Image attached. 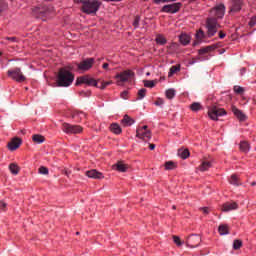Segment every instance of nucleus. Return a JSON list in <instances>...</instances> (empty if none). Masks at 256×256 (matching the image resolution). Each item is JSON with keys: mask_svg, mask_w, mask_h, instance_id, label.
Masks as SVG:
<instances>
[{"mask_svg": "<svg viewBox=\"0 0 256 256\" xmlns=\"http://www.w3.org/2000/svg\"><path fill=\"white\" fill-rule=\"evenodd\" d=\"M75 81V76L67 69H60L57 77L58 87H71Z\"/></svg>", "mask_w": 256, "mask_h": 256, "instance_id": "f257e3e1", "label": "nucleus"}, {"mask_svg": "<svg viewBox=\"0 0 256 256\" xmlns=\"http://www.w3.org/2000/svg\"><path fill=\"white\" fill-rule=\"evenodd\" d=\"M32 13L37 19H43V21H46L55 13V9L53 7L39 5L32 9Z\"/></svg>", "mask_w": 256, "mask_h": 256, "instance_id": "f03ea898", "label": "nucleus"}, {"mask_svg": "<svg viewBox=\"0 0 256 256\" xmlns=\"http://www.w3.org/2000/svg\"><path fill=\"white\" fill-rule=\"evenodd\" d=\"M82 5V11L87 15H95L101 7L99 0H83Z\"/></svg>", "mask_w": 256, "mask_h": 256, "instance_id": "7ed1b4c3", "label": "nucleus"}, {"mask_svg": "<svg viewBox=\"0 0 256 256\" xmlns=\"http://www.w3.org/2000/svg\"><path fill=\"white\" fill-rule=\"evenodd\" d=\"M7 76L13 81H16V83H23V81L27 79L25 75H23L21 68H18V67L8 70Z\"/></svg>", "mask_w": 256, "mask_h": 256, "instance_id": "20e7f679", "label": "nucleus"}, {"mask_svg": "<svg viewBox=\"0 0 256 256\" xmlns=\"http://www.w3.org/2000/svg\"><path fill=\"white\" fill-rule=\"evenodd\" d=\"M134 77L135 72L132 70L122 71L115 76V79H117L116 85H123V83H127V81L133 79Z\"/></svg>", "mask_w": 256, "mask_h": 256, "instance_id": "39448f33", "label": "nucleus"}, {"mask_svg": "<svg viewBox=\"0 0 256 256\" xmlns=\"http://www.w3.org/2000/svg\"><path fill=\"white\" fill-rule=\"evenodd\" d=\"M225 4H217L209 11V17H212L213 19H223L225 17Z\"/></svg>", "mask_w": 256, "mask_h": 256, "instance_id": "423d86ee", "label": "nucleus"}, {"mask_svg": "<svg viewBox=\"0 0 256 256\" xmlns=\"http://www.w3.org/2000/svg\"><path fill=\"white\" fill-rule=\"evenodd\" d=\"M217 27H219V23L216 18L208 17L206 20V29L208 37H213L217 33Z\"/></svg>", "mask_w": 256, "mask_h": 256, "instance_id": "0eeeda50", "label": "nucleus"}, {"mask_svg": "<svg viewBox=\"0 0 256 256\" xmlns=\"http://www.w3.org/2000/svg\"><path fill=\"white\" fill-rule=\"evenodd\" d=\"M136 137L138 139H141L142 141H151V130H148V126L144 125V126H139L136 129Z\"/></svg>", "mask_w": 256, "mask_h": 256, "instance_id": "6e6552de", "label": "nucleus"}, {"mask_svg": "<svg viewBox=\"0 0 256 256\" xmlns=\"http://www.w3.org/2000/svg\"><path fill=\"white\" fill-rule=\"evenodd\" d=\"M223 115H227L225 109L216 106H212L208 109V116L212 121H218L219 117H223Z\"/></svg>", "mask_w": 256, "mask_h": 256, "instance_id": "1a4fd4ad", "label": "nucleus"}, {"mask_svg": "<svg viewBox=\"0 0 256 256\" xmlns=\"http://www.w3.org/2000/svg\"><path fill=\"white\" fill-rule=\"evenodd\" d=\"M62 130L64 133H71L74 135H77V133H82L83 132V127L79 125H72L69 123H63L62 124Z\"/></svg>", "mask_w": 256, "mask_h": 256, "instance_id": "9d476101", "label": "nucleus"}, {"mask_svg": "<svg viewBox=\"0 0 256 256\" xmlns=\"http://www.w3.org/2000/svg\"><path fill=\"white\" fill-rule=\"evenodd\" d=\"M76 85H89L90 87H97V80L91 76H81L77 78Z\"/></svg>", "mask_w": 256, "mask_h": 256, "instance_id": "9b49d317", "label": "nucleus"}, {"mask_svg": "<svg viewBox=\"0 0 256 256\" xmlns=\"http://www.w3.org/2000/svg\"><path fill=\"white\" fill-rule=\"evenodd\" d=\"M95 63V58H86L84 60H82L78 65V69L80 71H89V69H91L93 67Z\"/></svg>", "mask_w": 256, "mask_h": 256, "instance_id": "f8f14e48", "label": "nucleus"}, {"mask_svg": "<svg viewBox=\"0 0 256 256\" xmlns=\"http://www.w3.org/2000/svg\"><path fill=\"white\" fill-rule=\"evenodd\" d=\"M187 247L190 249H195L198 245H201V236L192 234L186 240Z\"/></svg>", "mask_w": 256, "mask_h": 256, "instance_id": "ddd939ff", "label": "nucleus"}, {"mask_svg": "<svg viewBox=\"0 0 256 256\" xmlns=\"http://www.w3.org/2000/svg\"><path fill=\"white\" fill-rule=\"evenodd\" d=\"M237 209H239V204H237V202H226L221 207V211H224L225 213L229 211H237Z\"/></svg>", "mask_w": 256, "mask_h": 256, "instance_id": "4468645a", "label": "nucleus"}, {"mask_svg": "<svg viewBox=\"0 0 256 256\" xmlns=\"http://www.w3.org/2000/svg\"><path fill=\"white\" fill-rule=\"evenodd\" d=\"M181 9L179 4H168L162 7L163 13H177Z\"/></svg>", "mask_w": 256, "mask_h": 256, "instance_id": "2eb2a0df", "label": "nucleus"}, {"mask_svg": "<svg viewBox=\"0 0 256 256\" xmlns=\"http://www.w3.org/2000/svg\"><path fill=\"white\" fill-rule=\"evenodd\" d=\"M19 147H21V139L20 138H13L8 143V149L10 151H16V149H19Z\"/></svg>", "mask_w": 256, "mask_h": 256, "instance_id": "dca6fc26", "label": "nucleus"}, {"mask_svg": "<svg viewBox=\"0 0 256 256\" xmlns=\"http://www.w3.org/2000/svg\"><path fill=\"white\" fill-rule=\"evenodd\" d=\"M241 7H243V0H232L230 13H239Z\"/></svg>", "mask_w": 256, "mask_h": 256, "instance_id": "f3484780", "label": "nucleus"}, {"mask_svg": "<svg viewBox=\"0 0 256 256\" xmlns=\"http://www.w3.org/2000/svg\"><path fill=\"white\" fill-rule=\"evenodd\" d=\"M86 176L89 177L90 179H103V173L92 169L86 172Z\"/></svg>", "mask_w": 256, "mask_h": 256, "instance_id": "a211bd4d", "label": "nucleus"}, {"mask_svg": "<svg viewBox=\"0 0 256 256\" xmlns=\"http://www.w3.org/2000/svg\"><path fill=\"white\" fill-rule=\"evenodd\" d=\"M113 169H116L119 173H127V169H129V165L123 163V162H118L114 164Z\"/></svg>", "mask_w": 256, "mask_h": 256, "instance_id": "6ab92c4d", "label": "nucleus"}, {"mask_svg": "<svg viewBox=\"0 0 256 256\" xmlns=\"http://www.w3.org/2000/svg\"><path fill=\"white\" fill-rule=\"evenodd\" d=\"M232 113L240 120L245 121L246 117L245 114L241 110H239L237 107L232 106Z\"/></svg>", "mask_w": 256, "mask_h": 256, "instance_id": "aec40b11", "label": "nucleus"}, {"mask_svg": "<svg viewBox=\"0 0 256 256\" xmlns=\"http://www.w3.org/2000/svg\"><path fill=\"white\" fill-rule=\"evenodd\" d=\"M179 42L184 46L189 45V43H191V36L187 34H181L179 36Z\"/></svg>", "mask_w": 256, "mask_h": 256, "instance_id": "412c9836", "label": "nucleus"}, {"mask_svg": "<svg viewBox=\"0 0 256 256\" xmlns=\"http://www.w3.org/2000/svg\"><path fill=\"white\" fill-rule=\"evenodd\" d=\"M110 130L115 135H121V133L123 132V130L121 129V126L117 123H112L111 126H110Z\"/></svg>", "mask_w": 256, "mask_h": 256, "instance_id": "4be33fe9", "label": "nucleus"}, {"mask_svg": "<svg viewBox=\"0 0 256 256\" xmlns=\"http://www.w3.org/2000/svg\"><path fill=\"white\" fill-rule=\"evenodd\" d=\"M212 166L213 164L210 161H203L199 166V171H209V169H211Z\"/></svg>", "mask_w": 256, "mask_h": 256, "instance_id": "5701e85b", "label": "nucleus"}, {"mask_svg": "<svg viewBox=\"0 0 256 256\" xmlns=\"http://www.w3.org/2000/svg\"><path fill=\"white\" fill-rule=\"evenodd\" d=\"M10 173H12V175H19V171H21V168H19V165L15 164V163H11L8 167Z\"/></svg>", "mask_w": 256, "mask_h": 256, "instance_id": "b1692460", "label": "nucleus"}, {"mask_svg": "<svg viewBox=\"0 0 256 256\" xmlns=\"http://www.w3.org/2000/svg\"><path fill=\"white\" fill-rule=\"evenodd\" d=\"M121 123H123V125H126V127H131V125L135 123V120L128 115H125L124 118L121 120Z\"/></svg>", "mask_w": 256, "mask_h": 256, "instance_id": "393cba45", "label": "nucleus"}, {"mask_svg": "<svg viewBox=\"0 0 256 256\" xmlns=\"http://www.w3.org/2000/svg\"><path fill=\"white\" fill-rule=\"evenodd\" d=\"M32 140L34 141V143L41 145V143L45 142V137H43V135L36 134L32 136Z\"/></svg>", "mask_w": 256, "mask_h": 256, "instance_id": "a878e982", "label": "nucleus"}, {"mask_svg": "<svg viewBox=\"0 0 256 256\" xmlns=\"http://www.w3.org/2000/svg\"><path fill=\"white\" fill-rule=\"evenodd\" d=\"M218 233L220 235H229V226L220 225L219 228H218Z\"/></svg>", "mask_w": 256, "mask_h": 256, "instance_id": "bb28decb", "label": "nucleus"}, {"mask_svg": "<svg viewBox=\"0 0 256 256\" xmlns=\"http://www.w3.org/2000/svg\"><path fill=\"white\" fill-rule=\"evenodd\" d=\"M230 185H235L236 187H239L241 183H239V177L237 175L233 174L229 179Z\"/></svg>", "mask_w": 256, "mask_h": 256, "instance_id": "cd10ccee", "label": "nucleus"}, {"mask_svg": "<svg viewBox=\"0 0 256 256\" xmlns=\"http://www.w3.org/2000/svg\"><path fill=\"white\" fill-rule=\"evenodd\" d=\"M155 41L157 45H165L167 43V38L163 35H157Z\"/></svg>", "mask_w": 256, "mask_h": 256, "instance_id": "c85d7f7f", "label": "nucleus"}, {"mask_svg": "<svg viewBox=\"0 0 256 256\" xmlns=\"http://www.w3.org/2000/svg\"><path fill=\"white\" fill-rule=\"evenodd\" d=\"M190 153L188 149L179 150L178 151V157H181V159H187L189 157Z\"/></svg>", "mask_w": 256, "mask_h": 256, "instance_id": "c756f323", "label": "nucleus"}, {"mask_svg": "<svg viewBox=\"0 0 256 256\" xmlns=\"http://www.w3.org/2000/svg\"><path fill=\"white\" fill-rule=\"evenodd\" d=\"M213 49V46H206L204 48H201L199 51H198V54L199 55H207V53H211V50Z\"/></svg>", "mask_w": 256, "mask_h": 256, "instance_id": "7c9ffc66", "label": "nucleus"}, {"mask_svg": "<svg viewBox=\"0 0 256 256\" xmlns=\"http://www.w3.org/2000/svg\"><path fill=\"white\" fill-rule=\"evenodd\" d=\"M190 109H191V111H195V112L201 111V109H202L201 103H199V102H193V103L190 105Z\"/></svg>", "mask_w": 256, "mask_h": 256, "instance_id": "2f4dec72", "label": "nucleus"}, {"mask_svg": "<svg viewBox=\"0 0 256 256\" xmlns=\"http://www.w3.org/2000/svg\"><path fill=\"white\" fill-rule=\"evenodd\" d=\"M181 70V66H172L168 72V77H173L177 71Z\"/></svg>", "mask_w": 256, "mask_h": 256, "instance_id": "473e14b6", "label": "nucleus"}, {"mask_svg": "<svg viewBox=\"0 0 256 256\" xmlns=\"http://www.w3.org/2000/svg\"><path fill=\"white\" fill-rule=\"evenodd\" d=\"M249 149V143L246 141L240 142V150H242L244 153H248Z\"/></svg>", "mask_w": 256, "mask_h": 256, "instance_id": "72a5a7b5", "label": "nucleus"}, {"mask_svg": "<svg viewBox=\"0 0 256 256\" xmlns=\"http://www.w3.org/2000/svg\"><path fill=\"white\" fill-rule=\"evenodd\" d=\"M175 95H176L175 89L170 88V89L166 90L167 99H173L175 97Z\"/></svg>", "mask_w": 256, "mask_h": 256, "instance_id": "f704fd0d", "label": "nucleus"}, {"mask_svg": "<svg viewBox=\"0 0 256 256\" xmlns=\"http://www.w3.org/2000/svg\"><path fill=\"white\" fill-rule=\"evenodd\" d=\"M147 95V89L142 88L138 91V101H141L142 99H145V96Z\"/></svg>", "mask_w": 256, "mask_h": 256, "instance_id": "c9c22d12", "label": "nucleus"}, {"mask_svg": "<svg viewBox=\"0 0 256 256\" xmlns=\"http://www.w3.org/2000/svg\"><path fill=\"white\" fill-rule=\"evenodd\" d=\"M232 247H233V249H234L235 251L239 250L240 247H243V241H241V240H239V239L234 240Z\"/></svg>", "mask_w": 256, "mask_h": 256, "instance_id": "e433bc0d", "label": "nucleus"}, {"mask_svg": "<svg viewBox=\"0 0 256 256\" xmlns=\"http://www.w3.org/2000/svg\"><path fill=\"white\" fill-rule=\"evenodd\" d=\"M8 7L9 6L7 5L6 2L0 0V15L5 13V11H7Z\"/></svg>", "mask_w": 256, "mask_h": 256, "instance_id": "4c0bfd02", "label": "nucleus"}, {"mask_svg": "<svg viewBox=\"0 0 256 256\" xmlns=\"http://www.w3.org/2000/svg\"><path fill=\"white\" fill-rule=\"evenodd\" d=\"M174 167H175V162H173V161H168L165 163V169L167 171L173 170Z\"/></svg>", "mask_w": 256, "mask_h": 256, "instance_id": "58836bf2", "label": "nucleus"}, {"mask_svg": "<svg viewBox=\"0 0 256 256\" xmlns=\"http://www.w3.org/2000/svg\"><path fill=\"white\" fill-rule=\"evenodd\" d=\"M144 87H148L149 89H153L155 87V82L153 80H145Z\"/></svg>", "mask_w": 256, "mask_h": 256, "instance_id": "ea45409f", "label": "nucleus"}, {"mask_svg": "<svg viewBox=\"0 0 256 256\" xmlns=\"http://www.w3.org/2000/svg\"><path fill=\"white\" fill-rule=\"evenodd\" d=\"M196 39H198V41L200 40L201 41V39H205V32L203 31V30H198L197 32H196Z\"/></svg>", "mask_w": 256, "mask_h": 256, "instance_id": "a19ab883", "label": "nucleus"}, {"mask_svg": "<svg viewBox=\"0 0 256 256\" xmlns=\"http://www.w3.org/2000/svg\"><path fill=\"white\" fill-rule=\"evenodd\" d=\"M173 242L175 243V245H177V247L183 246V241H181V238H179L178 236H173Z\"/></svg>", "mask_w": 256, "mask_h": 256, "instance_id": "79ce46f5", "label": "nucleus"}, {"mask_svg": "<svg viewBox=\"0 0 256 256\" xmlns=\"http://www.w3.org/2000/svg\"><path fill=\"white\" fill-rule=\"evenodd\" d=\"M38 172L40 175H49V169L45 166L40 167Z\"/></svg>", "mask_w": 256, "mask_h": 256, "instance_id": "37998d69", "label": "nucleus"}, {"mask_svg": "<svg viewBox=\"0 0 256 256\" xmlns=\"http://www.w3.org/2000/svg\"><path fill=\"white\" fill-rule=\"evenodd\" d=\"M140 22H141V17L136 16L134 21H133V26L135 27V29H137V27H139Z\"/></svg>", "mask_w": 256, "mask_h": 256, "instance_id": "c03bdc74", "label": "nucleus"}, {"mask_svg": "<svg viewBox=\"0 0 256 256\" xmlns=\"http://www.w3.org/2000/svg\"><path fill=\"white\" fill-rule=\"evenodd\" d=\"M248 25H249L250 27H255V26H256V15L253 16V17L250 19V21L248 22Z\"/></svg>", "mask_w": 256, "mask_h": 256, "instance_id": "a18cd8bd", "label": "nucleus"}, {"mask_svg": "<svg viewBox=\"0 0 256 256\" xmlns=\"http://www.w3.org/2000/svg\"><path fill=\"white\" fill-rule=\"evenodd\" d=\"M120 97L122 99H127V97H129V90H124L121 94Z\"/></svg>", "mask_w": 256, "mask_h": 256, "instance_id": "49530a36", "label": "nucleus"}, {"mask_svg": "<svg viewBox=\"0 0 256 256\" xmlns=\"http://www.w3.org/2000/svg\"><path fill=\"white\" fill-rule=\"evenodd\" d=\"M234 91H235V93L241 94V93H243V91H245V90L243 89V87L238 86V87H235V88H234Z\"/></svg>", "mask_w": 256, "mask_h": 256, "instance_id": "de8ad7c7", "label": "nucleus"}, {"mask_svg": "<svg viewBox=\"0 0 256 256\" xmlns=\"http://www.w3.org/2000/svg\"><path fill=\"white\" fill-rule=\"evenodd\" d=\"M7 208V204L3 201L0 202V212L1 211H5V209Z\"/></svg>", "mask_w": 256, "mask_h": 256, "instance_id": "09e8293b", "label": "nucleus"}, {"mask_svg": "<svg viewBox=\"0 0 256 256\" xmlns=\"http://www.w3.org/2000/svg\"><path fill=\"white\" fill-rule=\"evenodd\" d=\"M109 63H104L103 65H102V68L105 70V71H111L112 69L111 68H109Z\"/></svg>", "mask_w": 256, "mask_h": 256, "instance_id": "8fccbe9b", "label": "nucleus"}, {"mask_svg": "<svg viewBox=\"0 0 256 256\" xmlns=\"http://www.w3.org/2000/svg\"><path fill=\"white\" fill-rule=\"evenodd\" d=\"M201 211H202V213H204V215H209V208L208 207H202Z\"/></svg>", "mask_w": 256, "mask_h": 256, "instance_id": "3c124183", "label": "nucleus"}, {"mask_svg": "<svg viewBox=\"0 0 256 256\" xmlns=\"http://www.w3.org/2000/svg\"><path fill=\"white\" fill-rule=\"evenodd\" d=\"M154 3H156V5H159L161 3H169L168 0H154Z\"/></svg>", "mask_w": 256, "mask_h": 256, "instance_id": "603ef678", "label": "nucleus"}, {"mask_svg": "<svg viewBox=\"0 0 256 256\" xmlns=\"http://www.w3.org/2000/svg\"><path fill=\"white\" fill-rule=\"evenodd\" d=\"M6 41L15 42V41H17V38L16 37H6Z\"/></svg>", "mask_w": 256, "mask_h": 256, "instance_id": "864d4df0", "label": "nucleus"}, {"mask_svg": "<svg viewBox=\"0 0 256 256\" xmlns=\"http://www.w3.org/2000/svg\"><path fill=\"white\" fill-rule=\"evenodd\" d=\"M225 33H223V31L219 32V39H225Z\"/></svg>", "mask_w": 256, "mask_h": 256, "instance_id": "5fc2aeb1", "label": "nucleus"}, {"mask_svg": "<svg viewBox=\"0 0 256 256\" xmlns=\"http://www.w3.org/2000/svg\"><path fill=\"white\" fill-rule=\"evenodd\" d=\"M149 149L150 151H153V149H155V144H149Z\"/></svg>", "mask_w": 256, "mask_h": 256, "instance_id": "6e6d98bb", "label": "nucleus"}, {"mask_svg": "<svg viewBox=\"0 0 256 256\" xmlns=\"http://www.w3.org/2000/svg\"><path fill=\"white\" fill-rule=\"evenodd\" d=\"M104 84L108 87V85H113V81L104 82Z\"/></svg>", "mask_w": 256, "mask_h": 256, "instance_id": "4d7b16f0", "label": "nucleus"}, {"mask_svg": "<svg viewBox=\"0 0 256 256\" xmlns=\"http://www.w3.org/2000/svg\"><path fill=\"white\" fill-rule=\"evenodd\" d=\"M195 63H197V60H192L189 62V65H195Z\"/></svg>", "mask_w": 256, "mask_h": 256, "instance_id": "13d9d810", "label": "nucleus"}, {"mask_svg": "<svg viewBox=\"0 0 256 256\" xmlns=\"http://www.w3.org/2000/svg\"><path fill=\"white\" fill-rule=\"evenodd\" d=\"M107 86L104 84V82L101 84V86L99 87V89H105Z\"/></svg>", "mask_w": 256, "mask_h": 256, "instance_id": "bf43d9fd", "label": "nucleus"}, {"mask_svg": "<svg viewBox=\"0 0 256 256\" xmlns=\"http://www.w3.org/2000/svg\"><path fill=\"white\" fill-rule=\"evenodd\" d=\"M240 71H241V75H245V72H246L245 68H242Z\"/></svg>", "mask_w": 256, "mask_h": 256, "instance_id": "052dcab7", "label": "nucleus"}, {"mask_svg": "<svg viewBox=\"0 0 256 256\" xmlns=\"http://www.w3.org/2000/svg\"><path fill=\"white\" fill-rule=\"evenodd\" d=\"M255 185H256V182H255V181L251 182V186H252V187H255Z\"/></svg>", "mask_w": 256, "mask_h": 256, "instance_id": "680f3d73", "label": "nucleus"}, {"mask_svg": "<svg viewBox=\"0 0 256 256\" xmlns=\"http://www.w3.org/2000/svg\"><path fill=\"white\" fill-rule=\"evenodd\" d=\"M175 45H176V44H175L174 42H172L169 47H175Z\"/></svg>", "mask_w": 256, "mask_h": 256, "instance_id": "e2e57ef3", "label": "nucleus"}, {"mask_svg": "<svg viewBox=\"0 0 256 256\" xmlns=\"http://www.w3.org/2000/svg\"><path fill=\"white\" fill-rule=\"evenodd\" d=\"M80 117H85V113H80Z\"/></svg>", "mask_w": 256, "mask_h": 256, "instance_id": "0e129e2a", "label": "nucleus"}, {"mask_svg": "<svg viewBox=\"0 0 256 256\" xmlns=\"http://www.w3.org/2000/svg\"><path fill=\"white\" fill-rule=\"evenodd\" d=\"M173 1H177V0H168V3H172Z\"/></svg>", "mask_w": 256, "mask_h": 256, "instance_id": "69168bd1", "label": "nucleus"}, {"mask_svg": "<svg viewBox=\"0 0 256 256\" xmlns=\"http://www.w3.org/2000/svg\"><path fill=\"white\" fill-rule=\"evenodd\" d=\"M155 105H160L159 102H155Z\"/></svg>", "mask_w": 256, "mask_h": 256, "instance_id": "338daca9", "label": "nucleus"}, {"mask_svg": "<svg viewBox=\"0 0 256 256\" xmlns=\"http://www.w3.org/2000/svg\"><path fill=\"white\" fill-rule=\"evenodd\" d=\"M172 209H177L176 206H172Z\"/></svg>", "mask_w": 256, "mask_h": 256, "instance_id": "774afa93", "label": "nucleus"}]
</instances>
